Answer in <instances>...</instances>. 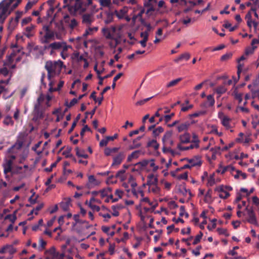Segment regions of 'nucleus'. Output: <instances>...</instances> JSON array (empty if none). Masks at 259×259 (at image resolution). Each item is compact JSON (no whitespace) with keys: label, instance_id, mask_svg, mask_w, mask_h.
Returning a JSON list of instances; mask_svg holds the SVG:
<instances>
[{"label":"nucleus","instance_id":"2eb2a0df","mask_svg":"<svg viewBox=\"0 0 259 259\" xmlns=\"http://www.w3.org/2000/svg\"><path fill=\"white\" fill-rule=\"evenodd\" d=\"M190 125V123L189 121H186L182 123L177 126L178 131L180 133L183 131L188 130Z\"/></svg>","mask_w":259,"mask_h":259},{"label":"nucleus","instance_id":"f8f14e48","mask_svg":"<svg viewBox=\"0 0 259 259\" xmlns=\"http://www.w3.org/2000/svg\"><path fill=\"white\" fill-rule=\"evenodd\" d=\"M82 22L87 25H91L94 21L93 16L90 14H85L82 16Z\"/></svg>","mask_w":259,"mask_h":259},{"label":"nucleus","instance_id":"c756f323","mask_svg":"<svg viewBox=\"0 0 259 259\" xmlns=\"http://www.w3.org/2000/svg\"><path fill=\"white\" fill-rule=\"evenodd\" d=\"M113 20V14L112 13L108 12L106 14V17L104 20V22L106 24H108L112 22Z\"/></svg>","mask_w":259,"mask_h":259},{"label":"nucleus","instance_id":"58836bf2","mask_svg":"<svg viewBox=\"0 0 259 259\" xmlns=\"http://www.w3.org/2000/svg\"><path fill=\"white\" fill-rule=\"evenodd\" d=\"M4 123L7 125H13L14 124V121L12 120V117L10 116H7L4 120Z\"/></svg>","mask_w":259,"mask_h":259},{"label":"nucleus","instance_id":"1a4fd4ad","mask_svg":"<svg viewBox=\"0 0 259 259\" xmlns=\"http://www.w3.org/2000/svg\"><path fill=\"white\" fill-rule=\"evenodd\" d=\"M179 139L180 142L178 144H181V145L191 142V135L188 133L180 135Z\"/></svg>","mask_w":259,"mask_h":259},{"label":"nucleus","instance_id":"bf43d9fd","mask_svg":"<svg viewBox=\"0 0 259 259\" xmlns=\"http://www.w3.org/2000/svg\"><path fill=\"white\" fill-rule=\"evenodd\" d=\"M153 97H149L142 100H140L136 102V105L137 106H142L145 104L147 102L149 101L151 99H152Z\"/></svg>","mask_w":259,"mask_h":259},{"label":"nucleus","instance_id":"8fccbe9b","mask_svg":"<svg viewBox=\"0 0 259 259\" xmlns=\"http://www.w3.org/2000/svg\"><path fill=\"white\" fill-rule=\"evenodd\" d=\"M181 80H182V78H178L176 79L172 80L167 84V87L169 88L175 86Z\"/></svg>","mask_w":259,"mask_h":259},{"label":"nucleus","instance_id":"39448f33","mask_svg":"<svg viewBox=\"0 0 259 259\" xmlns=\"http://www.w3.org/2000/svg\"><path fill=\"white\" fill-rule=\"evenodd\" d=\"M125 157L124 152H120L117 155L113 156V162L111 167H115L119 165Z\"/></svg>","mask_w":259,"mask_h":259},{"label":"nucleus","instance_id":"49530a36","mask_svg":"<svg viewBox=\"0 0 259 259\" xmlns=\"http://www.w3.org/2000/svg\"><path fill=\"white\" fill-rule=\"evenodd\" d=\"M55 25H56V27L57 29V31H56L57 32L61 33L62 32H63L64 30V28L62 22L56 23Z\"/></svg>","mask_w":259,"mask_h":259},{"label":"nucleus","instance_id":"a19ab883","mask_svg":"<svg viewBox=\"0 0 259 259\" xmlns=\"http://www.w3.org/2000/svg\"><path fill=\"white\" fill-rule=\"evenodd\" d=\"M164 131V129L161 126H158L156 129H154L153 131V135L154 137L158 136L160 133H162Z\"/></svg>","mask_w":259,"mask_h":259},{"label":"nucleus","instance_id":"052dcab7","mask_svg":"<svg viewBox=\"0 0 259 259\" xmlns=\"http://www.w3.org/2000/svg\"><path fill=\"white\" fill-rule=\"evenodd\" d=\"M89 182L95 185H98V182L93 175H91L88 178Z\"/></svg>","mask_w":259,"mask_h":259},{"label":"nucleus","instance_id":"680f3d73","mask_svg":"<svg viewBox=\"0 0 259 259\" xmlns=\"http://www.w3.org/2000/svg\"><path fill=\"white\" fill-rule=\"evenodd\" d=\"M201 249H202V246L199 245L196 248L195 250H192V252L195 256H198L200 254V250H201Z\"/></svg>","mask_w":259,"mask_h":259},{"label":"nucleus","instance_id":"37998d69","mask_svg":"<svg viewBox=\"0 0 259 259\" xmlns=\"http://www.w3.org/2000/svg\"><path fill=\"white\" fill-rule=\"evenodd\" d=\"M236 174L234 176V178L237 179L239 178V176H241L243 179H246L247 178V175L245 173L242 172L241 170H237Z\"/></svg>","mask_w":259,"mask_h":259},{"label":"nucleus","instance_id":"603ef678","mask_svg":"<svg viewBox=\"0 0 259 259\" xmlns=\"http://www.w3.org/2000/svg\"><path fill=\"white\" fill-rule=\"evenodd\" d=\"M97 30H98L97 27H93V28L89 27L88 29H87L85 30V32L83 34V36L85 37V36H88V35L91 34L92 31H97Z\"/></svg>","mask_w":259,"mask_h":259},{"label":"nucleus","instance_id":"f3484780","mask_svg":"<svg viewBox=\"0 0 259 259\" xmlns=\"http://www.w3.org/2000/svg\"><path fill=\"white\" fill-rule=\"evenodd\" d=\"M70 205V199H65L60 203V207L64 211H67Z\"/></svg>","mask_w":259,"mask_h":259},{"label":"nucleus","instance_id":"f03ea898","mask_svg":"<svg viewBox=\"0 0 259 259\" xmlns=\"http://www.w3.org/2000/svg\"><path fill=\"white\" fill-rule=\"evenodd\" d=\"M16 1L12 6V10L16 8L19 4L21 2V0H4L0 3V23H3L10 14V12L8 13L10 6Z\"/></svg>","mask_w":259,"mask_h":259},{"label":"nucleus","instance_id":"a18cd8bd","mask_svg":"<svg viewBox=\"0 0 259 259\" xmlns=\"http://www.w3.org/2000/svg\"><path fill=\"white\" fill-rule=\"evenodd\" d=\"M125 172V169H120L117 172L115 175V177L117 178H119L121 180H123L124 179L123 175Z\"/></svg>","mask_w":259,"mask_h":259},{"label":"nucleus","instance_id":"473e14b6","mask_svg":"<svg viewBox=\"0 0 259 259\" xmlns=\"http://www.w3.org/2000/svg\"><path fill=\"white\" fill-rule=\"evenodd\" d=\"M211 194H212V190L211 189H209L206 193L205 195L204 196V201L206 203H209L211 201Z\"/></svg>","mask_w":259,"mask_h":259},{"label":"nucleus","instance_id":"c03bdc74","mask_svg":"<svg viewBox=\"0 0 259 259\" xmlns=\"http://www.w3.org/2000/svg\"><path fill=\"white\" fill-rule=\"evenodd\" d=\"M39 246L38 247V250L39 251H42L46 247L47 242L41 238L39 240Z\"/></svg>","mask_w":259,"mask_h":259},{"label":"nucleus","instance_id":"6e6552de","mask_svg":"<svg viewBox=\"0 0 259 259\" xmlns=\"http://www.w3.org/2000/svg\"><path fill=\"white\" fill-rule=\"evenodd\" d=\"M157 3V0H148L144 3V6L145 7L148 8L146 14H148L151 12H154L155 11V5Z\"/></svg>","mask_w":259,"mask_h":259},{"label":"nucleus","instance_id":"6e6d98bb","mask_svg":"<svg viewBox=\"0 0 259 259\" xmlns=\"http://www.w3.org/2000/svg\"><path fill=\"white\" fill-rule=\"evenodd\" d=\"M78 25V22L75 18L71 19L70 23L69 24V27L71 29H74Z\"/></svg>","mask_w":259,"mask_h":259},{"label":"nucleus","instance_id":"393cba45","mask_svg":"<svg viewBox=\"0 0 259 259\" xmlns=\"http://www.w3.org/2000/svg\"><path fill=\"white\" fill-rule=\"evenodd\" d=\"M147 147H153L154 150H156L159 148V145L157 142L156 140H152L151 141H149L147 145Z\"/></svg>","mask_w":259,"mask_h":259},{"label":"nucleus","instance_id":"cd10ccee","mask_svg":"<svg viewBox=\"0 0 259 259\" xmlns=\"http://www.w3.org/2000/svg\"><path fill=\"white\" fill-rule=\"evenodd\" d=\"M119 150V148H106L104 150V154L106 156H109L111 155L112 153H116Z\"/></svg>","mask_w":259,"mask_h":259},{"label":"nucleus","instance_id":"f704fd0d","mask_svg":"<svg viewBox=\"0 0 259 259\" xmlns=\"http://www.w3.org/2000/svg\"><path fill=\"white\" fill-rule=\"evenodd\" d=\"M203 233L201 231H200L199 233L195 236L192 244L193 245L197 244L200 241V240L201 239Z\"/></svg>","mask_w":259,"mask_h":259},{"label":"nucleus","instance_id":"69168bd1","mask_svg":"<svg viewBox=\"0 0 259 259\" xmlns=\"http://www.w3.org/2000/svg\"><path fill=\"white\" fill-rule=\"evenodd\" d=\"M3 166H4V172L5 174H7L8 172L11 171L12 167H11V166H10L9 165L6 164V163H4Z\"/></svg>","mask_w":259,"mask_h":259},{"label":"nucleus","instance_id":"9d476101","mask_svg":"<svg viewBox=\"0 0 259 259\" xmlns=\"http://www.w3.org/2000/svg\"><path fill=\"white\" fill-rule=\"evenodd\" d=\"M57 251L55 247L52 246L50 249L45 251V259H55Z\"/></svg>","mask_w":259,"mask_h":259},{"label":"nucleus","instance_id":"c9c22d12","mask_svg":"<svg viewBox=\"0 0 259 259\" xmlns=\"http://www.w3.org/2000/svg\"><path fill=\"white\" fill-rule=\"evenodd\" d=\"M199 140H193L191 141L192 143L190 146H189V149H192L194 148H198L199 147Z\"/></svg>","mask_w":259,"mask_h":259},{"label":"nucleus","instance_id":"0eeeda50","mask_svg":"<svg viewBox=\"0 0 259 259\" xmlns=\"http://www.w3.org/2000/svg\"><path fill=\"white\" fill-rule=\"evenodd\" d=\"M35 25L31 24L29 26L26 27L23 30V35L28 38H30L34 34Z\"/></svg>","mask_w":259,"mask_h":259},{"label":"nucleus","instance_id":"774afa93","mask_svg":"<svg viewBox=\"0 0 259 259\" xmlns=\"http://www.w3.org/2000/svg\"><path fill=\"white\" fill-rule=\"evenodd\" d=\"M65 255V252L64 251L62 252V253H59L57 252L56 255L55 259H64Z\"/></svg>","mask_w":259,"mask_h":259},{"label":"nucleus","instance_id":"4be33fe9","mask_svg":"<svg viewBox=\"0 0 259 259\" xmlns=\"http://www.w3.org/2000/svg\"><path fill=\"white\" fill-rule=\"evenodd\" d=\"M63 41L54 42L50 44L49 48L52 50H57L61 49L62 47Z\"/></svg>","mask_w":259,"mask_h":259},{"label":"nucleus","instance_id":"7ed1b4c3","mask_svg":"<svg viewBox=\"0 0 259 259\" xmlns=\"http://www.w3.org/2000/svg\"><path fill=\"white\" fill-rule=\"evenodd\" d=\"M63 63L62 61H48L46 62L45 69L48 71V78L50 80L54 77L56 71L61 69Z\"/></svg>","mask_w":259,"mask_h":259},{"label":"nucleus","instance_id":"79ce46f5","mask_svg":"<svg viewBox=\"0 0 259 259\" xmlns=\"http://www.w3.org/2000/svg\"><path fill=\"white\" fill-rule=\"evenodd\" d=\"M223 26L226 28H229V31L230 32L234 31L235 30L237 29L238 27L237 25H235L233 27L231 26V24L228 22H226L224 25Z\"/></svg>","mask_w":259,"mask_h":259},{"label":"nucleus","instance_id":"13d9d810","mask_svg":"<svg viewBox=\"0 0 259 259\" xmlns=\"http://www.w3.org/2000/svg\"><path fill=\"white\" fill-rule=\"evenodd\" d=\"M16 251V249L11 245H8V248L7 252H8L11 255V256H12L13 254L15 253Z\"/></svg>","mask_w":259,"mask_h":259},{"label":"nucleus","instance_id":"f257e3e1","mask_svg":"<svg viewBox=\"0 0 259 259\" xmlns=\"http://www.w3.org/2000/svg\"><path fill=\"white\" fill-rule=\"evenodd\" d=\"M93 0H64L68 10L71 14L75 15L77 12H84L87 8L92 4Z\"/></svg>","mask_w":259,"mask_h":259},{"label":"nucleus","instance_id":"7c9ffc66","mask_svg":"<svg viewBox=\"0 0 259 259\" xmlns=\"http://www.w3.org/2000/svg\"><path fill=\"white\" fill-rule=\"evenodd\" d=\"M100 5L103 7L110 8L111 5V0H99Z\"/></svg>","mask_w":259,"mask_h":259},{"label":"nucleus","instance_id":"a878e982","mask_svg":"<svg viewBox=\"0 0 259 259\" xmlns=\"http://www.w3.org/2000/svg\"><path fill=\"white\" fill-rule=\"evenodd\" d=\"M190 58V55L188 53H185L181 55L178 58L175 60L176 62H179L180 61L185 60H188Z\"/></svg>","mask_w":259,"mask_h":259},{"label":"nucleus","instance_id":"2f4dec72","mask_svg":"<svg viewBox=\"0 0 259 259\" xmlns=\"http://www.w3.org/2000/svg\"><path fill=\"white\" fill-rule=\"evenodd\" d=\"M251 11H248L247 13L245 15V19L247 21V26L251 28L252 24V20H251Z\"/></svg>","mask_w":259,"mask_h":259},{"label":"nucleus","instance_id":"3c124183","mask_svg":"<svg viewBox=\"0 0 259 259\" xmlns=\"http://www.w3.org/2000/svg\"><path fill=\"white\" fill-rule=\"evenodd\" d=\"M242 94L238 92H234V98L238 101L239 104H240L242 101Z\"/></svg>","mask_w":259,"mask_h":259},{"label":"nucleus","instance_id":"ddd939ff","mask_svg":"<svg viewBox=\"0 0 259 259\" xmlns=\"http://www.w3.org/2000/svg\"><path fill=\"white\" fill-rule=\"evenodd\" d=\"M55 37V31L50 30V31L45 33L44 35V39L42 40L43 43H48L49 40H54Z\"/></svg>","mask_w":259,"mask_h":259},{"label":"nucleus","instance_id":"0e129e2a","mask_svg":"<svg viewBox=\"0 0 259 259\" xmlns=\"http://www.w3.org/2000/svg\"><path fill=\"white\" fill-rule=\"evenodd\" d=\"M90 128L88 126V125H85L81 129L80 135V136L82 138L84 136V133L87 131H90Z\"/></svg>","mask_w":259,"mask_h":259},{"label":"nucleus","instance_id":"6ab92c4d","mask_svg":"<svg viewBox=\"0 0 259 259\" xmlns=\"http://www.w3.org/2000/svg\"><path fill=\"white\" fill-rule=\"evenodd\" d=\"M141 153L140 150H136L133 152L131 154L129 155L127 158V162H131L133 159H137L139 157V154Z\"/></svg>","mask_w":259,"mask_h":259},{"label":"nucleus","instance_id":"423d86ee","mask_svg":"<svg viewBox=\"0 0 259 259\" xmlns=\"http://www.w3.org/2000/svg\"><path fill=\"white\" fill-rule=\"evenodd\" d=\"M44 111L43 109H33L32 112L33 116L32 120L34 122H37L44 118Z\"/></svg>","mask_w":259,"mask_h":259},{"label":"nucleus","instance_id":"412c9836","mask_svg":"<svg viewBox=\"0 0 259 259\" xmlns=\"http://www.w3.org/2000/svg\"><path fill=\"white\" fill-rule=\"evenodd\" d=\"M111 89L110 86H107L105 87L100 93V97L98 98V105H100L102 104L103 100H104V94Z\"/></svg>","mask_w":259,"mask_h":259},{"label":"nucleus","instance_id":"de8ad7c7","mask_svg":"<svg viewBox=\"0 0 259 259\" xmlns=\"http://www.w3.org/2000/svg\"><path fill=\"white\" fill-rule=\"evenodd\" d=\"M232 56V53H227L224 55H223L221 58V61H226L231 58Z\"/></svg>","mask_w":259,"mask_h":259},{"label":"nucleus","instance_id":"a211bd4d","mask_svg":"<svg viewBox=\"0 0 259 259\" xmlns=\"http://www.w3.org/2000/svg\"><path fill=\"white\" fill-rule=\"evenodd\" d=\"M120 3H124L126 5H135L137 4V0H113V4L115 5H119Z\"/></svg>","mask_w":259,"mask_h":259},{"label":"nucleus","instance_id":"4468645a","mask_svg":"<svg viewBox=\"0 0 259 259\" xmlns=\"http://www.w3.org/2000/svg\"><path fill=\"white\" fill-rule=\"evenodd\" d=\"M147 185L148 186L155 185L157 184L158 179L153 174L149 175L147 178Z\"/></svg>","mask_w":259,"mask_h":259},{"label":"nucleus","instance_id":"4d7b16f0","mask_svg":"<svg viewBox=\"0 0 259 259\" xmlns=\"http://www.w3.org/2000/svg\"><path fill=\"white\" fill-rule=\"evenodd\" d=\"M207 101L209 103V106H213L215 103V100L212 95H209L207 96Z\"/></svg>","mask_w":259,"mask_h":259},{"label":"nucleus","instance_id":"5fc2aeb1","mask_svg":"<svg viewBox=\"0 0 259 259\" xmlns=\"http://www.w3.org/2000/svg\"><path fill=\"white\" fill-rule=\"evenodd\" d=\"M217 231L219 234L224 235L226 237H228L230 235V234L228 232L227 229H225L219 228L217 229Z\"/></svg>","mask_w":259,"mask_h":259},{"label":"nucleus","instance_id":"9b49d317","mask_svg":"<svg viewBox=\"0 0 259 259\" xmlns=\"http://www.w3.org/2000/svg\"><path fill=\"white\" fill-rule=\"evenodd\" d=\"M184 160H187L192 167L196 166H200L202 164V162L198 156H196L191 159L185 158Z\"/></svg>","mask_w":259,"mask_h":259},{"label":"nucleus","instance_id":"72a5a7b5","mask_svg":"<svg viewBox=\"0 0 259 259\" xmlns=\"http://www.w3.org/2000/svg\"><path fill=\"white\" fill-rule=\"evenodd\" d=\"M72 148L70 147H67L66 149L63 152L62 154L65 156L66 158H69L72 157V154H71Z\"/></svg>","mask_w":259,"mask_h":259},{"label":"nucleus","instance_id":"e2e57ef3","mask_svg":"<svg viewBox=\"0 0 259 259\" xmlns=\"http://www.w3.org/2000/svg\"><path fill=\"white\" fill-rule=\"evenodd\" d=\"M175 116V113L172 112L169 115H164V121L165 122L168 123L171 119Z\"/></svg>","mask_w":259,"mask_h":259},{"label":"nucleus","instance_id":"20e7f679","mask_svg":"<svg viewBox=\"0 0 259 259\" xmlns=\"http://www.w3.org/2000/svg\"><path fill=\"white\" fill-rule=\"evenodd\" d=\"M245 210L248 215L247 222L251 224L257 225V220L255 213L252 207H246Z\"/></svg>","mask_w":259,"mask_h":259},{"label":"nucleus","instance_id":"09e8293b","mask_svg":"<svg viewBox=\"0 0 259 259\" xmlns=\"http://www.w3.org/2000/svg\"><path fill=\"white\" fill-rule=\"evenodd\" d=\"M9 219L13 224L15 223V221L17 219V217L15 214H8L5 217V220Z\"/></svg>","mask_w":259,"mask_h":259},{"label":"nucleus","instance_id":"e433bc0d","mask_svg":"<svg viewBox=\"0 0 259 259\" xmlns=\"http://www.w3.org/2000/svg\"><path fill=\"white\" fill-rule=\"evenodd\" d=\"M18 22H16L14 20L13 18H11V20L9 22L8 29L10 30H13L14 29L15 27L18 25Z\"/></svg>","mask_w":259,"mask_h":259},{"label":"nucleus","instance_id":"ea45409f","mask_svg":"<svg viewBox=\"0 0 259 259\" xmlns=\"http://www.w3.org/2000/svg\"><path fill=\"white\" fill-rule=\"evenodd\" d=\"M141 22L143 26L146 27V30L145 31L149 33V32L152 29V27L151 26V24L146 22L144 20H142Z\"/></svg>","mask_w":259,"mask_h":259},{"label":"nucleus","instance_id":"dca6fc26","mask_svg":"<svg viewBox=\"0 0 259 259\" xmlns=\"http://www.w3.org/2000/svg\"><path fill=\"white\" fill-rule=\"evenodd\" d=\"M124 207L121 204H117L115 205H112L111 207L112 209L113 210L112 215L114 217H118L119 215V213L117 209H122Z\"/></svg>","mask_w":259,"mask_h":259},{"label":"nucleus","instance_id":"4c0bfd02","mask_svg":"<svg viewBox=\"0 0 259 259\" xmlns=\"http://www.w3.org/2000/svg\"><path fill=\"white\" fill-rule=\"evenodd\" d=\"M22 145H23V142H19L18 143H16V145H13V146H12L11 147H10V148L8 149V152L9 154L12 153H13V149H14L15 147L17 146V149H20L22 147Z\"/></svg>","mask_w":259,"mask_h":259},{"label":"nucleus","instance_id":"864d4df0","mask_svg":"<svg viewBox=\"0 0 259 259\" xmlns=\"http://www.w3.org/2000/svg\"><path fill=\"white\" fill-rule=\"evenodd\" d=\"M215 91H216V92L217 94L221 95V94L225 93L226 92L227 89H226V88L224 86L221 85V86L218 87L216 89Z\"/></svg>","mask_w":259,"mask_h":259},{"label":"nucleus","instance_id":"aec40b11","mask_svg":"<svg viewBox=\"0 0 259 259\" xmlns=\"http://www.w3.org/2000/svg\"><path fill=\"white\" fill-rule=\"evenodd\" d=\"M172 135V132L171 131H168L165 132L164 136L162 137V141L163 144H165L166 142L171 139V136Z\"/></svg>","mask_w":259,"mask_h":259},{"label":"nucleus","instance_id":"b1692460","mask_svg":"<svg viewBox=\"0 0 259 259\" xmlns=\"http://www.w3.org/2000/svg\"><path fill=\"white\" fill-rule=\"evenodd\" d=\"M76 155L79 157H82L84 158H88L89 156L88 154L85 153L84 150H80L78 147H76Z\"/></svg>","mask_w":259,"mask_h":259},{"label":"nucleus","instance_id":"338daca9","mask_svg":"<svg viewBox=\"0 0 259 259\" xmlns=\"http://www.w3.org/2000/svg\"><path fill=\"white\" fill-rule=\"evenodd\" d=\"M77 102H78V100L76 98H73L70 102L69 103H68L67 102H66V105L68 107L70 108L72 106H74L75 104H76Z\"/></svg>","mask_w":259,"mask_h":259},{"label":"nucleus","instance_id":"bb28decb","mask_svg":"<svg viewBox=\"0 0 259 259\" xmlns=\"http://www.w3.org/2000/svg\"><path fill=\"white\" fill-rule=\"evenodd\" d=\"M230 119L226 116H224L222 119V124L227 129H229L230 128Z\"/></svg>","mask_w":259,"mask_h":259},{"label":"nucleus","instance_id":"5701e85b","mask_svg":"<svg viewBox=\"0 0 259 259\" xmlns=\"http://www.w3.org/2000/svg\"><path fill=\"white\" fill-rule=\"evenodd\" d=\"M101 197L102 198H104L105 197L108 196L112 192V189L110 187H108L107 188L103 189L100 191Z\"/></svg>","mask_w":259,"mask_h":259},{"label":"nucleus","instance_id":"c85d7f7f","mask_svg":"<svg viewBox=\"0 0 259 259\" xmlns=\"http://www.w3.org/2000/svg\"><path fill=\"white\" fill-rule=\"evenodd\" d=\"M103 33L105 36L108 39L113 38V34L111 33L110 29L108 28H104L102 29Z\"/></svg>","mask_w":259,"mask_h":259}]
</instances>
